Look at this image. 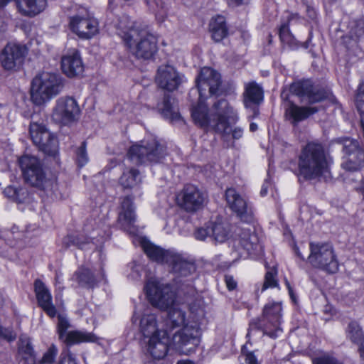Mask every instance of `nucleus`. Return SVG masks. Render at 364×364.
<instances>
[{
    "mask_svg": "<svg viewBox=\"0 0 364 364\" xmlns=\"http://www.w3.org/2000/svg\"><path fill=\"white\" fill-rule=\"evenodd\" d=\"M144 290L153 306L160 310L169 309L167 318L163 319L166 324L168 323V333L175 328L186 325V312L175 304L176 293L170 284L153 277L146 279Z\"/></svg>",
    "mask_w": 364,
    "mask_h": 364,
    "instance_id": "obj_1",
    "label": "nucleus"
},
{
    "mask_svg": "<svg viewBox=\"0 0 364 364\" xmlns=\"http://www.w3.org/2000/svg\"><path fill=\"white\" fill-rule=\"evenodd\" d=\"M117 33L129 53L138 59L149 60L156 53L157 39L149 30L122 15L116 25Z\"/></svg>",
    "mask_w": 364,
    "mask_h": 364,
    "instance_id": "obj_2",
    "label": "nucleus"
},
{
    "mask_svg": "<svg viewBox=\"0 0 364 364\" xmlns=\"http://www.w3.org/2000/svg\"><path fill=\"white\" fill-rule=\"evenodd\" d=\"M138 319L139 332L147 352L154 359L164 358L168 350V323L166 324L162 318H159L149 309L145 310L140 316L134 311L132 321L135 323Z\"/></svg>",
    "mask_w": 364,
    "mask_h": 364,
    "instance_id": "obj_3",
    "label": "nucleus"
},
{
    "mask_svg": "<svg viewBox=\"0 0 364 364\" xmlns=\"http://www.w3.org/2000/svg\"><path fill=\"white\" fill-rule=\"evenodd\" d=\"M196 89H192L189 93H198V102L196 106H193L191 116L195 123L200 127H205L210 124V119L207 114L208 106L205 100L211 95H218L221 85V77L216 70L204 67L200 69L196 79Z\"/></svg>",
    "mask_w": 364,
    "mask_h": 364,
    "instance_id": "obj_4",
    "label": "nucleus"
},
{
    "mask_svg": "<svg viewBox=\"0 0 364 364\" xmlns=\"http://www.w3.org/2000/svg\"><path fill=\"white\" fill-rule=\"evenodd\" d=\"M329 173V162L323 146L308 143L298 158V175L305 180L318 178Z\"/></svg>",
    "mask_w": 364,
    "mask_h": 364,
    "instance_id": "obj_5",
    "label": "nucleus"
},
{
    "mask_svg": "<svg viewBox=\"0 0 364 364\" xmlns=\"http://www.w3.org/2000/svg\"><path fill=\"white\" fill-rule=\"evenodd\" d=\"M204 316L203 309H200L195 314L191 309L190 318L186 325L173 335L171 346L176 351L180 354L189 355L196 350L200 342V323Z\"/></svg>",
    "mask_w": 364,
    "mask_h": 364,
    "instance_id": "obj_6",
    "label": "nucleus"
},
{
    "mask_svg": "<svg viewBox=\"0 0 364 364\" xmlns=\"http://www.w3.org/2000/svg\"><path fill=\"white\" fill-rule=\"evenodd\" d=\"M20 166L25 181L31 186L52 196L58 189L56 181L48 178L42 162L36 156L24 155L19 159Z\"/></svg>",
    "mask_w": 364,
    "mask_h": 364,
    "instance_id": "obj_7",
    "label": "nucleus"
},
{
    "mask_svg": "<svg viewBox=\"0 0 364 364\" xmlns=\"http://www.w3.org/2000/svg\"><path fill=\"white\" fill-rule=\"evenodd\" d=\"M65 87L64 79L54 73H43L32 81L31 97L33 102L41 105L58 95Z\"/></svg>",
    "mask_w": 364,
    "mask_h": 364,
    "instance_id": "obj_8",
    "label": "nucleus"
},
{
    "mask_svg": "<svg viewBox=\"0 0 364 364\" xmlns=\"http://www.w3.org/2000/svg\"><path fill=\"white\" fill-rule=\"evenodd\" d=\"M282 318V306L280 302H269L264 305L261 317L252 319L250 329L262 331L264 334L277 338L282 332L280 327Z\"/></svg>",
    "mask_w": 364,
    "mask_h": 364,
    "instance_id": "obj_9",
    "label": "nucleus"
},
{
    "mask_svg": "<svg viewBox=\"0 0 364 364\" xmlns=\"http://www.w3.org/2000/svg\"><path fill=\"white\" fill-rule=\"evenodd\" d=\"M212 111L210 116L208 114V109L207 110L210 124L201 127L203 129L210 127L225 137L229 134V122L236 123L239 120L238 114L225 99L216 101L212 107Z\"/></svg>",
    "mask_w": 364,
    "mask_h": 364,
    "instance_id": "obj_10",
    "label": "nucleus"
},
{
    "mask_svg": "<svg viewBox=\"0 0 364 364\" xmlns=\"http://www.w3.org/2000/svg\"><path fill=\"white\" fill-rule=\"evenodd\" d=\"M166 154V147L156 139H151L132 145L128 151L127 156L133 163L143 164L147 162L159 163Z\"/></svg>",
    "mask_w": 364,
    "mask_h": 364,
    "instance_id": "obj_11",
    "label": "nucleus"
},
{
    "mask_svg": "<svg viewBox=\"0 0 364 364\" xmlns=\"http://www.w3.org/2000/svg\"><path fill=\"white\" fill-rule=\"evenodd\" d=\"M309 262L315 268L334 274L338 270V260L333 245L327 242H310Z\"/></svg>",
    "mask_w": 364,
    "mask_h": 364,
    "instance_id": "obj_12",
    "label": "nucleus"
},
{
    "mask_svg": "<svg viewBox=\"0 0 364 364\" xmlns=\"http://www.w3.org/2000/svg\"><path fill=\"white\" fill-rule=\"evenodd\" d=\"M168 266L176 274L181 285V289L185 294L193 296L196 289L193 285V275L196 267L193 262L188 260L181 254L176 252Z\"/></svg>",
    "mask_w": 364,
    "mask_h": 364,
    "instance_id": "obj_13",
    "label": "nucleus"
},
{
    "mask_svg": "<svg viewBox=\"0 0 364 364\" xmlns=\"http://www.w3.org/2000/svg\"><path fill=\"white\" fill-rule=\"evenodd\" d=\"M68 26L73 33L85 40L91 39L100 31L98 20L85 9L70 16Z\"/></svg>",
    "mask_w": 364,
    "mask_h": 364,
    "instance_id": "obj_14",
    "label": "nucleus"
},
{
    "mask_svg": "<svg viewBox=\"0 0 364 364\" xmlns=\"http://www.w3.org/2000/svg\"><path fill=\"white\" fill-rule=\"evenodd\" d=\"M29 133L33 142L40 150L49 156H55L58 153V141L43 123L31 122Z\"/></svg>",
    "mask_w": 364,
    "mask_h": 364,
    "instance_id": "obj_15",
    "label": "nucleus"
},
{
    "mask_svg": "<svg viewBox=\"0 0 364 364\" xmlns=\"http://www.w3.org/2000/svg\"><path fill=\"white\" fill-rule=\"evenodd\" d=\"M80 109L75 99L72 97H62L55 102L53 110V119L58 123L68 124L79 117Z\"/></svg>",
    "mask_w": 364,
    "mask_h": 364,
    "instance_id": "obj_16",
    "label": "nucleus"
},
{
    "mask_svg": "<svg viewBox=\"0 0 364 364\" xmlns=\"http://www.w3.org/2000/svg\"><path fill=\"white\" fill-rule=\"evenodd\" d=\"M206 199V195L192 184L186 185L177 196L178 204L187 212H196L201 209Z\"/></svg>",
    "mask_w": 364,
    "mask_h": 364,
    "instance_id": "obj_17",
    "label": "nucleus"
},
{
    "mask_svg": "<svg viewBox=\"0 0 364 364\" xmlns=\"http://www.w3.org/2000/svg\"><path fill=\"white\" fill-rule=\"evenodd\" d=\"M26 48L20 44L8 43L0 54V63L4 70H15L23 64Z\"/></svg>",
    "mask_w": 364,
    "mask_h": 364,
    "instance_id": "obj_18",
    "label": "nucleus"
},
{
    "mask_svg": "<svg viewBox=\"0 0 364 364\" xmlns=\"http://www.w3.org/2000/svg\"><path fill=\"white\" fill-rule=\"evenodd\" d=\"M225 198L230 209L242 221L249 223L253 220L252 208L235 188H230L226 190Z\"/></svg>",
    "mask_w": 364,
    "mask_h": 364,
    "instance_id": "obj_19",
    "label": "nucleus"
},
{
    "mask_svg": "<svg viewBox=\"0 0 364 364\" xmlns=\"http://www.w3.org/2000/svg\"><path fill=\"white\" fill-rule=\"evenodd\" d=\"M242 98L244 107L252 112V116L250 118L257 117L259 113L257 106L264 100V90L262 86L255 81L245 83Z\"/></svg>",
    "mask_w": 364,
    "mask_h": 364,
    "instance_id": "obj_20",
    "label": "nucleus"
},
{
    "mask_svg": "<svg viewBox=\"0 0 364 364\" xmlns=\"http://www.w3.org/2000/svg\"><path fill=\"white\" fill-rule=\"evenodd\" d=\"M133 199L134 198L132 196L123 198L121 202V210L117 218V223L119 227L129 234H134L136 232L134 225L136 215Z\"/></svg>",
    "mask_w": 364,
    "mask_h": 364,
    "instance_id": "obj_21",
    "label": "nucleus"
},
{
    "mask_svg": "<svg viewBox=\"0 0 364 364\" xmlns=\"http://www.w3.org/2000/svg\"><path fill=\"white\" fill-rule=\"evenodd\" d=\"M290 90L293 94L299 97L302 101L305 100L309 103H316L325 98L323 92L314 87L309 80L292 83Z\"/></svg>",
    "mask_w": 364,
    "mask_h": 364,
    "instance_id": "obj_22",
    "label": "nucleus"
},
{
    "mask_svg": "<svg viewBox=\"0 0 364 364\" xmlns=\"http://www.w3.org/2000/svg\"><path fill=\"white\" fill-rule=\"evenodd\" d=\"M156 82L161 88L168 91H173L181 83V77L173 67L161 65L158 69Z\"/></svg>",
    "mask_w": 364,
    "mask_h": 364,
    "instance_id": "obj_23",
    "label": "nucleus"
},
{
    "mask_svg": "<svg viewBox=\"0 0 364 364\" xmlns=\"http://www.w3.org/2000/svg\"><path fill=\"white\" fill-rule=\"evenodd\" d=\"M34 291L38 305L50 318L55 317L57 315V309L53 303V297L51 293L48 288L41 280H35Z\"/></svg>",
    "mask_w": 364,
    "mask_h": 364,
    "instance_id": "obj_24",
    "label": "nucleus"
},
{
    "mask_svg": "<svg viewBox=\"0 0 364 364\" xmlns=\"http://www.w3.org/2000/svg\"><path fill=\"white\" fill-rule=\"evenodd\" d=\"M141 246L150 259L160 264L168 265L176 251L173 250H164L159 246L151 243L145 238L140 240Z\"/></svg>",
    "mask_w": 364,
    "mask_h": 364,
    "instance_id": "obj_25",
    "label": "nucleus"
},
{
    "mask_svg": "<svg viewBox=\"0 0 364 364\" xmlns=\"http://www.w3.org/2000/svg\"><path fill=\"white\" fill-rule=\"evenodd\" d=\"M317 111L318 109L316 107L298 106L291 102H289L285 107L284 117L286 120L296 127L299 122L306 119Z\"/></svg>",
    "mask_w": 364,
    "mask_h": 364,
    "instance_id": "obj_26",
    "label": "nucleus"
},
{
    "mask_svg": "<svg viewBox=\"0 0 364 364\" xmlns=\"http://www.w3.org/2000/svg\"><path fill=\"white\" fill-rule=\"evenodd\" d=\"M61 68L63 73L70 77L81 75L84 66L79 53L73 50L65 55L61 60Z\"/></svg>",
    "mask_w": 364,
    "mask_h": 364,
    "instance_id": "obj_27",
    "label": "nucleus"
},
{
    "mask_svg": "<svg viewBox=\"0 0 364 364\" xmlns=\"http://www.w3.org/2000/svg\"><path fill=\"white\" fill-rule=\"evenodd\" d=\"M18 12L23 16L33 18L44 11L46 0H15Z\"/></svg>",
    "mask_w": 364,
    "mask_h": 364,
    "instance_id": "obj_28",
    "label": "nucleus"
},
{
    "mask_svg": "<svg viewBox=\"0 0 364 364\" xmlns=\"http://www.w3.org/2000/svg\"><path fill=\"white\" fill-rule=\"evenodd\" d=\"M72 279L79 286L87 289L94 288L99 281L90 269L84 267L78 268L74 272Z\"/></svg>",
    "mask_w": 364,
    "mask_h": 364,
    "instance_id": "obj_29",
    "label": "nucleus"
},
{
    "mask_svg": "<svg viewBox=\"0 0 364 364\" xmlns=\"http://www.w3.org/2000/svg\"><path fill=\"white\" fill-rule=\"evenodd\" d=\"M239 245L250 255L258 254L261 250V245L257 235L251 232L249 230L242 232L240 237Z\"/></svg>",
    "mask_w": 364,
    "mask_h": 364,
    "instance_id": "obj_30",
    "label": "nucleus"
},
{
    "mask_svg": "<svg viewBox=\"0 0 364 364\" xmlns=\"http://www.w3.org/2000/svg\"><path fill=\"white\" fill-rule=\"evenodd\" d=\"M210 32L215 42H220L228 36L225 19L222 16L213 18L209 25Z\"/></svg>",
    "mask_w": 364,
    "mask_h": 364,
    "instance_id": "obj_31",
    "label": "nucleus"
},
{
    "mask_svg": "<svg viewBox=\"0 0 364 364\" xmlns=\"http://www.w3.org/2000/svg\"><path fill=\"white\" fill-rule=\"evenodd\" d=\"M346 336L353 343L360 346V356L364 360V334L358 322L353 321L348 323Z\"/></svg>",
    "mask_w": 364,
    "mask_h": 364,
    "instance_id": "obj_32",
    "label": "nucleus"
},
{
    "mask_svg": "<svg viewBox=\"0 0 364 364\" xmlns=\"http://www.w3.org/2000/svg\"><path fill=\"white\" fill-rule=\"evenodd\" d=\"M119 183L124 188H133L141 182L139 172L134 168H126L119 178Z\"/></svg>",
    "mask_w": 364,
    "mask_h": 364,
    "instance_id": "obj_33",
    "label": "nucleus"
},
{
    "mask_svg": "<svg viewBox=\"0 0 364 364\" xmlns=\"http://www.w3.org/2000/svg\"><path fill=\"white\" fill-rule=\"evenodd\" d=\"M95 340L96 337L94 334L79 331L68 332L65 338V341L70 345L82 342H94Z\"/></svg>",
    "mask_w": 364,
    "mask_h": 364,
    "instance_id": "obj_34",
    "label": "nucleus"
},
{
    "mask_svg": "<svg viewBox=\"0 0 364 364\" xmlns=\"http://www.w3.org/2000/svg\"><path fill=\"white\" fill-rule=\"evenodd\" d=\"M4 195L17 203H23L28 198V193L24 188H16L13 186H7L4 191Z\"/></svg>",
    "mask_w": 364,
    "mask_h": 364,
    "instance_id": "obj_35",
    "label": "nucleus"
},
{
    "mask_svg": "<svg viewBox=\"0 0 364 364\" xmlns=\"http://www.w3.org/2000/svg\"><path fill=\"white\" fill-rule=\"evenodd\" d=\"M343 151L348 156H359V160H364V151L356 140L347 139L344 141Z\"/></svg>",
    "mask_w": 364,
    "mask_h": 364,
    "instance_id": "obj_36",
    "label": "nucleus"
},
{
    "mask_svg": "<svg viewBox=\"0 0 364 364\" xmlns=\"http://www.w3.org/2000/svg\"><path fill=\"white\" fill-rule=\"evenodd\" d=\"M210 238L217 242H224L228 237L229 231L223 223H210Z\"/></svg>",
    "mask_w": 364,
    "mask_h": 364,
    "instance_id": "obj_37",
    "label": "nucleus"
},
{
    "mask_svg": "<svg viewBox=\"0 0 364 364\" xmlns=\"http://www.w3.org/2000/svg\"><path fill=\"white\" fill-rule=\"evenodd\" d=\"M173 102L170 95H164L162 101L157 104V109L165 117H173L176 114Z\"/></svg>",
    "mask_w": 364,
    "mask_h": 364,
    "instance_id": "obj_38",
    "label": "nucleus"
},
{
    "mask_svg": "<svg viewBox=\"0 0 364 364\" xmlns=\"http://www.w3.org/2000/svg\"><path fill=\"white\" fill-rule=\"evenodd\" d=\"M279 38L284 43L287 44L290 48L296 49L298 48V43L289 31L287 25L284 24L279 29Z\"/></svg>",
    "mask_w": 364,
    "mask_h": 364,
    "instance_id": "obj_39",
    "label": "nucleus"
},
{
    "mask_svg": "<svg viewBox=\"0 0 364 364\" xmlns=\"http://www.w3.org/2000/svg\"><path fill=\"white\" fill-rule=\"evenodd\" d=\"M364 36V21L358 20L352 23L348 38L355 43L358 42Z\"/></svg>",
    "mask_w": 364,
    "mask_h": 364,
    "instance_id": "obj_40",
    "label": "nucleus"
},
{
    "mask_svg": "<svg viewBox=\"0 0 364 364\" xmlns=\"http://www.w3.org/2000/svg\"><path fill=\"white\" fill-rule=\"evenodd\" d=\"M19 352L23 355V358L36 363L35 351L29 340H22L19 346Z\"/></svg>",
    "mask_w": 364,
    "mask_h": 364,
    "instance_id": "obj_41",
    "label": "nucleus"
},
{
    "mask_svg": "<svg viewBox=\"0 0 364 364\" xmlns=\"http://www.w3.org/2000/svg\"><path fill=\"white\" fill-rule=\"evenodd\" d=\"M68 245H75L80 249H85L90 243V239L83 235H68L65 240Z\"/></svg>",
    "mask_w": 364,
    "mask_h": 364,
    "instance_id": "obj_42",
    "label": "nucleus"
},
{
    "mask_svg": "<svg viewBox=\"0 0 364 364\" xmlns=\"http://www.w3.org/2000/svg\"><path fill=\"white\" fill-rule=\"evenodd\" d=\"M277 270L272 269L266 272L264 276V281L261 289V291H265L268 288H274L278 286V280L277 278Z\"/></svg>",
    "mask_w": 364,
    "mask_h": 364,
    "instance_id": "obj_43",
    "label": "nucleus"
},
{
    "mask_svg": "<svg viewBox=\"0 0 364 364\" xmlns=\"http://www.w3.org/2000/svg\"><path fill=\"white\" fill-rule=\"evenodd\" d=\"M76 161L80 167L84 166L89 161L86 149V142L83 141L75 151Z\"/></svg>",
    "mask_w": 364,
    "mask_h": 364,
    "instance_id": "obj_44",
    "label": "nucleus"
},
{
    "mask_svg": "<svg viewBox=\"0 0 364 364\" xmlns=\"http://www.w3.org/2000/svg\"><path fill=\"white\" fill-rule=\"evenodd\" d=\"M58 354V348L52 344L48 350L43 354L42 358L38 361V364H50L55 360V358Z\"/></svg>",
    "mask_w": 364,
    "mask_h": 364,
    "instance_id": "obj_45",
    "label": "nucleus"
},
{
    "mask_svg": "<svg viewBox=\"0 0 364 364\" xmlns=\"http://www.w3.org/2000/svg\"><path fill=\"white\" fill-rule=\"evenodd\" d=\"M363 161L359 160V156H348V159L343 163L342 166L348 171H355L360 168Z\"/></svg>",
    "mask_w": 364,
    "mask_h": 364,
    "instance_id": "obj_46",
    "label": "nucleus"
},
{
    "mask_svg": "<svg viewBox=\"0 0 364 364\" xmlns=\"http://www.w3.org/2000/svg\"><path fill=\"white\" fill-rule=\"evenodd\" d=\"M69 327L70 323L68 321L62 316H58V333L60 339H63L64 338Z\"/></svg>",
    "mask_w": 364,
    "mask_h": 364,
    "instance_id": "obj_47",
    "label": "nucleus"
},
{
    "mask_svg": "<svg viewBox=\"0 0 364 364\" xmlns=\"http://www.w3.org/2000/svg\"><path fill=\"white\" fill-rule=\"evenodd\" d=\"M128 267L131 270V272L128 276L129 277L133 280H138L140 279L142 267L139 264L136 262H132L128 264Z\"/></svg>",
    "mask_w": 364,
    "mask_h": 364,
    "instance_id": "obj_48",
    "label": "nucleus"
},
{
    "mask_svg": "<svg viewBox=\"0 0 364 364\" xmlns=\"http://www.w3.org/2000/svg\"><path fill=\"white\" fill-rule=\"evenodd\" d=\"M313 364H341L336 358L328 355H323L313 359Z\"/></svg>",
    "mask_w": 364,
    "mask_h": 364,
    "instance_id": "obj_49",
    "label": "nucleus"
},
{
    "mask_svg": "<svg viewBox=\"0 0 364 364\" xmlns=\"http://www.w3.org/2000/svg\"><path fill=\"white\" fill-rule=\"evenodd\" d=\"M194 235L196 239L198 240H205L207 237L210 238V225L209 224L206 227L198 228L196 230Z\"/></svg>",
    "mask_w": 364,
    "mask_h": 364,
    "instance_id": "obj_50",
    "label": "nucleus"
},
{
    "mask_svg": "<svg viewBox=\"0 0 364 364\" xmlns=\"http://www.w3.org/2000/svg\"><path fill=\"white\" fill-rule=\"evenodd\" d=\"M58 364H77L75 356L70 350L63 352L60 354V358Z\"/></svg>",
    "mask_w": 364,
    "mask_h": 364,
    "instance_id": "obj_51",
    "label": "nucleus"
},
{
    "mask_svg": "<svg viewBox=\"0 0 364 364\" xmlns=\"http://www.w3.org/2000/svg\"><path fill=\"white\" fill-rule=\"evenodd\" d=\"M21 235V233L18 231V228L15 226L13 227L11 230L5 232L6 240L11 246L15 245V243L11 240V236L13 239L18 240L20 238Z\"/></svg>",
    "mask_w": 364,
    "mask_h": 364,
    "instance_id": "obj_52",
    "label": "nucleus"
},
{
    "mask_svg": "<svg viewBox=\"0 0 364 364\" xmlns=\"http://www.w3.org/2000/svg\"><path fill=\"white\" fill-rule=\"evenodd\" d=\"M0 337L11 342L16 338V335L11 328H6L0 326Z\"/></svg>",
    "mask_w": 364,
    "mask_h": 364,
    "instance_id": "obj_53",
    "label": "nucleus"
},
{
    "mask_svg": "<svg viewBox=\"0 0 364 364\" xmlns=\"http://www.w3.org/2000/svg\"><path fill=\"white\" fill-rule=\"evenodd\" d=\"M244 133V129L240 127H235L232 129H229V134H232V137L233 139L237 140L242 137ZM230 134L225 136L224 138H226Z\"/></svg>",
    "mask_w": 364,
    "mask_h": 364,
    "instance_id": "obj_54",
    "label": "nucleus"
},
{
    "mask_svg": "<svg viewBox=\"0 0 364 364\" xmlns=\"http://www.w3.org/2000/svg\"><path fill=\"white\" fill-rule=\"evenodd\" d=\"M245 356L246 364H259V362L258 361L257 358L255 355L254 352H247L245 354Z\"/></svg>",
    "mask_w": 364,
    "mask_h": 364,
    "instance_id": "obj_55",
    "label": "nucleus"
},
{
    "mask_svg": "<svg viewBox=\"0 0 364 364\" xmlns=\"http://www.w3.org/2000/svg\"><path fill=\"white\" fill-rule=\"evenodd\" d=\"M226 286L229 290H233L237 287V282L234 277L231 275H226L225 277Z\"/></svg>",
    "mask_w": 364,
    "mask_h": 364,
    "instance_id": "obj_56",
    "label": "nucleus"
},
{
    "mask_svg": "<svg viewBox=\"0 0 364 364\" xmlns=\"http://www.w3.org/2000/svg\"><path fill=\"white\" fill-rule=\"evenodd\" d=\"M271 186L270 181L267 179H266L264 182V183L262 186L261 190H260V196L264 197L267 196L268 188Z\"/></svg>",
    "mask_w": 364,
    "mask_h": 364,
    "instance_id": "obj_57",
    "label": "nucleus"
},
{
    "mask_svg": "<svg viewBox=\"0 0 364 364\" xmlns=\"http://www.w3.org/2000/svg\"><path fill=\"white\" fill-rule=\"evenodd\" d=\"M248 0H228V4L232 6H238L245 4Z\"/></svg>",
    "mask_w": 364,
    "mask_h": 364,
    "instance_id": "obj_58",
    "label": "nucleus"
},
{
    "mask_svg": "<svg viewBox=\"0 0 364 364\" xmlns=\"http://www.w3.org/2000/svg\"><path fill=\"white\" fill-rule=\"evenodd\" d=\"M285 283H286V286H287V287L288 289L290 297L292 299H294V292H293V289H292L289 282L286 279Z\"/></svg>",
    "mask_w": 364,
    "mask_h": 364,
    "instance_id": "obj_59",
    "label": "nucleus"
},
{
    "mask_svg": "<svg viewBox=\"0 0 364 364\" xmlns=\"http://www.w3.org/2000/svg\"><path fill=\"white\" fill-rule=\"evenodd\" d=\"M257 128V124L256 123L252 122L250 125V130L251 132H255Z\"/></svg>",
    "mask_w": 364,
    "mask_h": 364,
    "instance_id": "obj_60",
    "label": "nucleus"
},
{
    "mask_svg": "<svg viewBox=\"0 0 364 364\" xmlns=\"http://www.w3.org/2000/svg\"><path fill=\"white\" fill-rule=\"evenodd\" d=\"M177 364H195L193 361L189 360H181L178 361Z\"/></svg>",
    "mask_w": 364,
    "mask_h": 364,
    "instance_id": "obj_61",
    "label": "nucleus"
},
{
    "mask_svg": "<svg viewBox=\"0 0 364 364\" xmlns=\"http://www.w3.org/2000/svg\"><path fill=\"white\" fill-rule=\"evenodd\" d=\"M295 252L299 257H300L301 259L304 260V257L300 253V252L297 247L295 248Z\"/></svg>",
    "mask_w": 364,
    "mask_h": 364,
    "instance_id": "obj_62",
    "label": "nucleus"
},
{
    "mask_svg": "<svg viewBox=\"0 0 364 364\" xmlns=\"http://www.w3.org/2000/svg\"><path fill=\"white\" fill-rule=\"evenodd\" d=\"M360 191L363 196V200H364V179L362 181V184H361V187L360 188Z\"/></svg>",
    "mask_w": 364,
    "mask_h": 364,
    "instance_id": "obj_63",
    "label": "nucleus"
}]
</instances>
